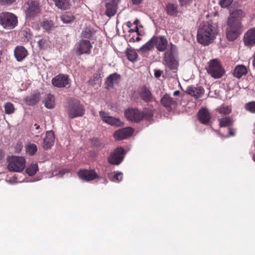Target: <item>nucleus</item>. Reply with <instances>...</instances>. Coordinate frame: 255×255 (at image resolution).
<instances>
[{"label":"nucleus","instance_id":"f704fd0d","mask_svg":"<svg viewBox=\"0 0 255 255\" xmlns=\"http://www.w3.org/2000/svg\"><path fill=\"white\" fill-rule=\"evenodd\" d=\"M93 35V31L89 28H86L81 33V37L82 39L90 40Z\"/></svg>","mask_w":255,"mask_h":255},{"label":"nucleus","instance_id":"052dcab7","mask_svg":"<svg viewBox=\"0 0 255 255\" xmlns=\"http://www.w3.org/2000/svg\"><path fill=\"white\" fill-rule=\"evenodd\" d=\"M34 126L35 127L36 129H38L40 128V126L37 124H34Z\"/></svg>","mask_w":255,"mask_h":255},{"label":"nucleus","instance_id":"412c9836","mask_svg":"<svg viewBox=\"0 0 255 255\" xmlns=\"http://www.w3.org/2000/svg\"><path fill=\"white\" fill-rule=\"evenodd\" d=\"M55 136L53 131L50 130L46 132L45 137L43 139V148L45 149H50L54 144Z\"/></svg>","mask_w":255,"mask_h":255},{"label":"nucleus","instance_id":"4be33fe9","mask_svg":"<svg viewBox=\"0 0 255 255\" xmlns=\"http://www.w3.org/2000/svg\"><path fill=\"white\" fill-rule=\"evenodd\" d=\"M160 102L161 104L168 111H171L177 105L176 101L167 94L161 98Z\"/></svg>","mask_w":255,"mask_h":255},{"label":"nucleus","instance_id":"0e129e2a","mask_svg":"<svg viewBox=\"0 0 255 255\" xmlns=\"http://www.w3.org/2000/svg\"><path fill=\"white\" fill-rule=\"evenodd\" d=\"M253 160H254V162H255V155H254L253 157Z\"/></svg>","mask_w":255,"mask_h":255},{"label":"nucleus","instance_id":"2eb2a0df","mask_svg":"<svg viewBox=\"0 0 255 255\" xmlns=\"http://www.w3.org/2000/svg\"><path fill=\"white\" fill-rule=\"evenodd\" d=\"M133 132V129L132 128L127 127L116 130L113 136L116 140H121L130 136Z\"/></svg>","mask_w":255,"mask_h":255},{"label":"nucleus","instance_id":"5701e85b","mask_svg":"<svg viewBox=\"0 0 255 255\" xmlns=\"http://www.w3.org/2000/svg\"><path fill=\"white\" fill-rule=\"evenodd\" d=\"M14 55L17 61H21L27 56L28 52L23 46H17L14 50Z\"/></svg>","mask_w":255,"mask_h":255},{"label":"nucleus","instance_id":"5fc2aeb1","mask_svg":"<svg viewBox=\"0 0 255 255\" xmlns=\"http://www.w3.org/2000/svg\"><path fill=\"white\" fill-rule=\"evenodd\" d=\"M143 0H131L132 3L133 4H136V5L141 3Z\"/></svg>","mask_w":255,"mask_h":255},{"label":"nucleus","instance_id":"f3484780","mask_svg":"<svg viewBox=\"0 0 255 255\" xmlns=\"http://www.w3.org/2000/svg\"><path fill=\"white\" fill-rule=\"evenodd\" d=\"M243 41L246 46L252 47L255 46V27L249 29L245 33Z\"/></svg>","mask_w":255,"mask_h":255},{"label":"nucleus","instance_id":"20e7f679","mask_svg":"<svg viewBox=\"0 0 255 255\" xmlns=\"http://www.w3.org/2000/svg\"><path fill=\"white\" fill-rule=\"evenodd\" d=\"M17 22L16 16L12 13L5 11L0 13V24L3 28L12 29L16 26Z\"/></svg>","mask_w":255,"mask_h":255},{"label":"nucleus","instance_id":"a878e982","mask_svg":"<svg viewBox=\"0 0 255 255\" xmlns=\"http://www.w3.org/2000/svg\"><path fill=\"white\" fill-rule=\"evenodd\" d=\"M120 76L117 73L111 74L107 78L105 84L108 88L112 87L115 83L118 82Z\"/></svg>","mask_w":255,"mask_h":255},{"label":"nucleus","instance_id":"58836bf2","mask_svg":"<svg viewBox=\"0 0 255 255\" xmlns=\"http://www.w3.org/2000/svg\"><path fill=\"white\" fill-rule=\"evenodd\" d=\"M219 113L223 115H229L232 112L231 107L228 105H222L218 109Z\"/></svg>","mask_w":255,"mask_h":255},{"label":"nucleus","instance_id":"e433bc0d","mask_svg":"<svg viewBox=\"0 0 255 255\" xmlns=\"http://www.w3.org/2000/svg\"><path fill=\"white\" fill-rule=\"evenodd\" d=\"M60 18L61 20L65 23H70L73 21L75 19L74 16L70 13L63 14Z\"/></svg>","mask_w":255,"mask_h":255},{"label":"nucleus","instance_id":"13d9d810","mask_svg":"<svg viewBox=\"0 0 255 255\" xmlns=\"http://www.w3.org/2000/svg\"><path fill=\"white\" fill-rule=\"evenodd\" d=\"M128 41L129 42H134L135 41V39L133 37H132L129 38Z\"/></svg>","mask_w":255,"mask_h":255},{"label":"nucleus","instance_id":"4d7b16f0","mask_svg":"<svg viewBox=\"0 0 255 255\" xmlns=\"http://www.w3.org/2000/svg\"><path fill=\"white\" fill-rule=\"evenodd\" d=\"M180 94V92L179 91H175L174 93H173V95L174 96H178Z\"/></svg>","mask_w":255,"mask_h":255},{"label":"nucleus","instance_id":"a18cd8bd","mask_svg":"<svg viewBox=\"0 0 255 255\" xmlns=\"http://www.w3.org/2000/svg\"><path fill=\"white\" fill-rule=\"evenodd\" d=\"M47 41L45 38H42L38 41V44L39 49H45L47 45Z\"/></svg>","mask_w":255,"mask_h":255},{"label":"nucleus","instance_id":"bf43d9fd","mask_svg":"<svg viewBox=\"0 0 255 255\" xmlns=\"http://www.w3.org/2000/svg\"><path fill=\"white\" fill-rule=\"evenodd\" d=\"M132 24L130 21H128L127 22V26L128 27H131L132 26Z\"/></svg>","mask_w":255,"mask_h":255},{"label":"nucleus","instance_id":"bb28decb","mask_svg":"<svg viewBox=\"0 0 255 255\" xmlns=\"http://www.w3.org/2000/svg\"><path fill=\"white\" fill-rule=\"evenodd\" d=\"M106 7V14L107 16L111 17L115 14L117 12V5L108 2Z\"/></svg>","mask_w":255,"mask_h":255},{"label":"nucleus","instance_id":"603ef678","mask_svg":"<svg viewBox=\"0 0 255 255\" xmlns=\"http://www.w3.org/2000/svg\"><path fill=\"white\" fill-rule=\"evenodd\" d=\"M134 32H137V34L139 35V29H138L137 26H135V27L134 29L130 28L128 30V32H129V33Z\"/></svg>","mask_w":255,"mask_h":255},{"label":"nucleus","instance_id":"0eeeda50","mask_svg":"<svg viewBox=\"0 0 255 255\" xmlns=\"http://www.w3.org/2000/svg\"><path fill=\"white\" fill-rule=\"evenodd\" d=\"M7 168L14 172L21 171L25 167V160L22 157L12 156L8 158Z\"/></svg>","mask_w":255,"mask_h":255},{"label":"nucleus","instance_id":"cd10ccee","mask_svg":"<svg viewBox=\"0 0 255 255\" xmlns=\"http://www.w3.org/2000/svg\"><path fill=\"white\" fill-rule=\"evenodd\" d=\"M165 10L167 14L170 16H176L178 12L177 5L171 3L167 4Z\"/></svg>","mask_w":255,"mask_h":255},{"label":"nucleus","instance_id":"c9c22d12","mask_svg":"<svg viewBox=\"0 0 255 255\" xmlns=\"http://www.w3.org/2000/svg\"><path fill=\"white\" fill-rule=\"evenodd\" d=\"M4 112L7 115H10L14 113L15 109L14 105L10 102H7L4 105Z\"/></svg>","mask_w":255,"mask_h":255},{"label":"nucleus","instance_id":"72a5a7b5","mask_svg":"<svg viewBox=\"0 0 255 255\" xmlns=\"http://www.w3.org/2000/svg\"><path fill=\"white\" fill-rule=\"evenodd\" d=\"M38 170V167L37 163L31 164L26 169V173L29 176L34 175Z\"/></svg>","mask_w":255,"mask_h":255},{"label":"nucleus","instance_id":"4c0bfd02","mask_svg":"<svg viewBox=\"0 0 255 255\" xmlns=\"http://www.w3.org/2000/svg\"><path fill=\"white\" fill-rule=\"evenodd\" d=\"M26 152L30 155H34L37 150V146L34 143H28L26 145Z\"/></svg>","mask_w":255,"mask_h":255},{"label":"nucleus","instance_id":"1a4fd4ad","mask_svg":"<svg viewBox=\"0 0 255 255\" xmlns=\"http://www.w3.org/2000/svg\"><path fill=\"white\" fill-rule=\"evenodd\" d=\"M93 47L92 44L90 40L81 39L76 43L74 49L76 53L80 56L83 54H89Z\"/></svg>","mask_w":255,"mask_h":255},{"label":"nucleus","instance_id":"2f4dec72","mask_svg":"<svg viewBox=\"0 0 255 255\" xmlns=\"http://www.w3.org/2000/svg\"><path fill=\"white\" fill-rule=\"evenodd\" d=\"M40 98V94L39 93H34L31 96L27 97L26 99V103L29 105H33L36 104Z\"/></svg>","mask_w":255,"mask_h":255},{"label":"nucleus","instance_id":"aec40b11","mask_svg":"<svg viewBox=\"0 0 255 255\" xmlns=\"http://www.w3.org/2000/svg\"><path fill=\"white\" fill-rule=\"evenodd\" d=\"M100 116L104 123H107L112 126H120L121 122L119 119L113 117L109 116L108 114L104 112H100Z\"/></svg>","mask_w":255,"mask_h":255},{"label":"nucleus","instance_id":"b1692460","mask_svg":"<svg viewBox=\"0 0 255 255\" xmlns=\"http://www.w3.org/2000/svg\"><path fill=\"white\" fill-rule=\"evenodd\" d=\"M248 73L247 67L244 65H237L235 66L233 75L234 77L240 79L243 76L246 75Z\"/></svg>","mask_w":255,"mask_h":255},{"label":"nucleus","instance_id":"a211bd4d","mask_svg":"<svg viewBox=\"0 0 255 255\" xmlns=\"http://www.w3.org/2000/svg\"><path fill=\"white\" fill-rule=\"evenodd\" d=\"M245 15V13L242 9H236L230 14L227 22L234 23H242L241 20Z\"/></svg>","mask_w":255,"mask_h":255},{"label":"nucleus","instance_id":"f257e3e1","mask_svg":"<svg viewBox=\"0 0 255 255\" xmlns=\"http://www.w3.org/2000/svg\"><path fill=\"white\" fill-rule=\"evenodd\" d=\"M218 33L216 24L211 21L203 22L200 24L197 30V41L202 45H209L216 38Z\"/></svg>","mask_w":255,"mask_h":255},{"label":"nucleus","instance_id":"dca6fc26","mask_svg":"<svg viewBox=\"0 0 255 255\" xmlns=\"http://www.w3.org/2000/svg\"><path fill=\"white\" fill-rule=\"evenodd\" d=\"M78 175L80 178L86 181H90L99 178L95 170H81L78 172Z\"/></svg>","mask_w":255,"mask_h":255},{"label":"nucleus","instance_id":"39448f33","mask_svg":"<svg viewBox=\"0 0 255 255\" xmlns=\"http://www.w3.org/2000/svg\"><path fill=\"white\" fill-rule=\"evenodd\" d=\"M67 111L70 119L82 117L85 114L84 106L78 101L69 103L67 108Z\"/></svg>","mask_w":255,"mask_h":255},{"label":"nucleus","instance_id":"6e6d98bb","mask_svg":"<svg viewBox=\"0 0 255 255\" xmlns=\"http://www.w3.org/2000/svg\"><path fill=\"white\" fill-rule=\"evenodd\" d=\"M109 2H110L112 3L115 4L117 5L118 2L120 1V0H108Z\"/></svg>","mask_w":255,"mask_h":255},{"label":"nucleus","instance_id":"7ed1b4c3","mask_svg":"<svg viewBox=\"0 0 255 255\" xmlns=\"http://www.w3.org/2000/svg\"><path fill=\"white\" fill-rule=\"evenodd\" d=\"M169 46V49H167L164 54V64L171 70L176 69L178 62L176 60L175 55L177 53V47L172 43H170Z\"/></svg>","mask_w":255,"mask_h":255},{"label":"nucleus","instance_id":"473e14b6","mask_svg":"<svg viewBox=\"0 0 255 255\" xmlns=\"http://www.w3.org/2000/svg\"><path fill=\"white\" fill-rule=\"evenodd\" d=\"M45 106L48 109H52L55 106V98L53 95L48 94L45 99Z\"/></svg>","mask_w":255,"mask_h":255},{"label":"nucleus","instance_id":"09e8293b","mask_svg":"<svg viewBox=\"0 0 255 255\" xmlns=\"http://www.w3.org/2000/svg\"><path fill=\"white\" fill-rule=\"evenodd\" d=\"M195 87L193 86H190L187 88L186 93L190 96L195 98Z\"/></svg>","mask_w":255,"mask_h":255},{"label":"nucleus","instance_id":"37998d69","mask_svg":"<svg viewBox=\"0 0 255 255\" xmlns=\"http://www.w3.org/2000/svg\"><path fill=\"white\" fill-rule=\"evenodd\" d=\"M16 1V0H0V5L7 7L13 4Z\"/></svg>","mask_w":255,"mask_h":255},{"label":"nucleus","instance_id":"49530a36","mask_svg":"<svg viewBox=\"0 0 255 255\" xmlns=\"http://www.w3.org/2000/svg\"><path fill=\"white\" fill-rule=\"evenodd\" d=\"M233 0H220V4L222 7H227L233 2Z\"/></svg>","mask_w":255,"mask_h":255},{"label":"nucleus","instance_id":"9d476101","mask_svg":"<svg viewBox=\"0 0 255 255\" xmlns=\"http://www.w3.org/2000/svg\"><path fill=\"white\" fill-rule=\"evenodd\" d=\"M208 72L215 78H220L223 76V69L219 60L214 59L210 61Z\"/></svg>","mask_w":255,"mask_h":255},{"label":"nucleus","instance_id":"7c9ffc66","mask_svg":"<svg viewBox=\"0 0 255 255\" xmlns=\"http://www.w3.org/2000/svg\"><path fill=\"white\" fill-rule=\"evenodd\" d=\"M143 115V119L147 121H150L153 117L154 110L152 108H144L141 112Z\"/></svg>","mask_w":255,"mask_h":255},{"label":"nucleus","instance_id":"6ab92c4d","mask_svg":"<svg viewBox=\"0 0 255 255\" xmlns=\"http://www.w3.org/2000/svg\"><path fill=\"white\" fill-rule=\"evenodd\" d=\"M198 119L200 122L204 125L209 124L211 116L210 112L206 108H201L198 112Z\"/></svg>","mask_w":255,"mask_h":255},{"label":"nucleus","instance_id":"ea45409f","mask_svg":"<svg viewBox=\"0 0 255 255\" xmlns=\"http://www.w3.org/2000/svg\"><path fill=\"white\" fill-rule=\"evenodd\" d=\"M123 179V173L121 172L117 171L115 172L114 175L111 178L110 180L114 182L119 183Z\"/></svg>","mask_w":255,"mask_h":255},{"label":"nucleus","instance_id":"ddd939ff","mask_svg":"<svg viewBox=\"0 0 255 255\" xmlns=\"http://www.w3.org/2000/svg\"><path fill=\"white\" fill-rule=\"evenodd\" d=\"M52 85L58 88H69L70 87V80L67 75L59 74L52 80Z\"/></svg>","mask_w":255,"mask_h":255},{"label":"nucleus","instance_id":"79ce46f5","mask_svg":"<svg viewBox=\"0 0 255 255\" xmlns=\"http://www.w3.org/2000/svg\"><path fill=\"white\" fill-rule=\"evenodd\" d=\"M245 108L246 111L255 114V102L252 101L247 103L245 106Z\"/></svg>","mask_w":255,"mask_h":255},{"label":"nucleus","instance_id":"8fccbe9b","mask_svg":"<svg viewBox=\"0 0 255 255\" xmlns=\"http://www.w3.org/2000/svg\"><path fill=\"white\" fill-rule=\"evenodd\" d=\"M179 1L181 6H186L190 4L193 0H179Z\"/></svg>","mask_w":255,"mask_h":255},{"label":"nucleus","instance_id":"c85d7f7f","mask_svg":"<svg viewBox=\"0 0 255 255\" xmlns=\"http://www.w3.org/2000/svg\"><path fill=\"white\" fill-rule=\"evenodd\" d=\"M219 122V126L220 128L223 127H229L232 126L234 123L233 119L229 117H226L218 120Z\"/></svg>","mask_w":255,"mask_h":255},{"label":"nucleus","instance_id":"4468645a","mask_svg":"<svg viewBox=\"0 0 255 255\" xmlns=\"http://www.w3.org/2000/svg\"><path fill=\"white\" fill-rule=\"evenodd\" d=\"M137 93L141 99L145 103H149L152 102L154 99V97L149 89L145 85L139 88Z\"/></svg>","mask_w":255,"mask_h":255},{"label":"nucleus","instance_id":"c756f323","mask_svg":"<svg viewBox=\"0 0 255 255\" xmlns=\"http://www.w3.org/2000/svg\"><path fill=\"white\" fill-rule=\"evenodd\" d=\"M55 5L62 10H65L69 8L70 6L69 0H53Z\"/></svg>","mask_w":255,"mask_h":255},{"label":"nucleus","instance_id":"9b49d317","mask_svg":"<svg viewBox=\"0 0 255 255\" xmlns=\"http://www.w3.org/2000/svg\"><path fill=\"white\" fill-rule=\"evenodd\" d=\"M125 150L122 147H118L112 152L108 158L109 163L119 165L124 160Z\"/></svg>","mask_w":255,"mask_h":255},{"label":"nucleus","instance_id":"f03ea898","mask_svg":"<svg viewBox=\"0 0 255 255\" xmlns=\"http://www.w3.org/2000/svg\"><path fill=\"white\" fill-rule=\"evenodd\" d=\"M168 41L163 36H153L148 41L142 45L139 50L142 52L152 50L154 46L157 51L163 52L167 49Z\"/></svg>","mask_w":255,"mask_h":255},{"label":"nucleus","instance_id":"393cba45","mask_svg":"<svg viewBox=\"0 0 255 255\" xmlns=\"http://www.w3.org/2000/svg\"><path fill=\"white\" fill-rule=\"evenodd\" d=\"M126 54L128 60L132 62H134L137 60L138 55L133 48L131 47L128 48L126 51Z\"/></svg>","mask_w":255,"mask_h":255},{"label":"nucleus","instance_id":"423d86ee","mask_svg":"<svg viewBox=\"0 0 255 255\" xmlns=\"http://www.w3.org/2000/svg\"><path fill=\"white\" fill-rule=\"evenodd\" d=\"M228 27L226 29L227 37L229 41L236 39L243 31L242 23H232L227 22Z\"/></svg>","mask_w":255,"mask_h":255},{"label":"nucleus","instance_id":"6e6552de","mask_svg":"<svg viewBox=\"0 0 255 255\" xmlns=\"http://www.w3.org/2000/svg\"><path fill=\"white\" fill-rule=\"evenodd\" d=\"M27 7L25 10L26 17L32 19L41 13L39 2L36 0H28L26 2Z\"/></svg>","mask_w":255,"mask_h":255},{"label":"nucleus","instance_id":"3c124183","mask_svg":"<svg viewBox=\"0 0 255 255\" xmlns=\"http://www.w3.org/2000/svg\"><path fill=\"white\" fill-rule=\"evenodd\" d=\"M229 130V136H234L235 135V130L232 128V126H230L228 128Z\"/></svg>","mask_w":255,"mask_h":255},{"label":"nucleus","instance_id":"864d4df0","mask_svg":"<svg viewBox=\"0 0 255 255\" xmlns=\"http://www.w3.org/2000/svg\"><path fill=\"white\" fill-rule=\"evenodd\" d=\"M162 72L159 70H155L154 72V76L156 78H159L161 76Z\"/></svg>","mask_w":255,"mask_h":255},{"label":"nucleus","instance_id":"de8ad7c7","mask_svg":"<svg viewBox=\"0 0 255 255\" xmlns=\"http://www.w3.org/2000/svg\"><path fill=\"white\" fill-rule=\"evenodd\" d=\"M93 144L95 146L98 147L100 148H103L104 147V144L101 142V140L99 138H95L93 140Z\"/></svg>","mask_w":255,"mask_h":255},{"label":"nucleus","instance_id":"a19ab883","mask_svg":"<svg viewBox=\"0 0 255 255\" xmlns=\"http://www.w3.org/2000/svg\"><path fill=\"white\" fill-rule=\"evenodd\" d=\"M42 27L47 31H49L53 27V22L52 20H45L42 23Z\"/></svg>","mask_w":255,"mask_h":255},{"label":"nucleus","instance_id":"680f3d73","mask_svg":"<svg viewBox=\"0 0 255 255\" xmlns=\"http://www.w3.org/2000/svg\"><path fill=\"white\" fill-rule=\"evenodd\" d=\"M138 22H139V21L138 20H136L133 22V24H135L136 26H137Z\"/></svg>","mask_w":255,"mask_h":255},{"label":"nucleus","instance_id":"c03bdc74","mask_svg":"<svg viewBox=\"0 0 255 255\" xmlns=\"http://www.w3.org/2000/svg\"><path fill=\"white\" fill-rule=\"evenodd\" d=\"M195 98L196 99L200 98L204 93V89L203 87L201 86L195 88Z\"/></svg>","mask_w":255,"mask_h":255},{"label":"nucleus","instance_id":"e2e57ef3","mask_svg":"<svg viewBox=\"0 0 255 255\" xmlns=\"http://www.w3.org/2000/svg\"><path fill=\"white\" fill-rule=\"evenodd\" d=\"M140 39H141V38H140L139 36H138V37H137L136 38V39H135V41H140Z\"/></svg>","mask_w":255,"mask_h":255},{"label":"nucleus","instance_id":"f8f14e48","mask_svg":"<svg viewBox=\"0 0 255 255\" xmlns=\"http://www.w3.org/2000/svg\"><path fill=\"white\" fill-rule=\"evenodd\" d=\"M126 118L132 122L139 123L143 120L141 112L137 109L130 108L125 112Z\"/></svg>","mask_w":255,"mask_h":255}]
</instances>
